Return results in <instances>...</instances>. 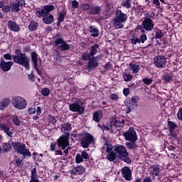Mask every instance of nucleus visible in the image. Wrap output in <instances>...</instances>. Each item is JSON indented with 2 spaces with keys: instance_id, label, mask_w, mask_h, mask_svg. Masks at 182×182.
Here are the masks:
<instances>
[{
  "instance_id": "obj_1",
  "label": "nucleus",
  "mask_w": 182,
  "mask_h": 182,
  "mask_svg": "<svg viewBox=\"0 0 182 182\" xmlns=\"http://www.w3.org/2000/svg\"><path fill=\"white\" fill-rule=\"evenodd\" d=\"M12 146L16 153L21 154L23 157H31L32 156L29 149L26 148V145L19 141H12L11 144L8 142H4L2 144V150L4 153H9L10 150H12Z\"/></svg>"
},
{
  "instance_id": "obj_2",
  "label": "nucleus",
  "mask_w": 182,
  "mask_h": 182,
  "mask_svg": "<svg viewBox=\"0 0 182 182\" xmlns=\"http://www.w3.org/2000/svg\"><path fill=\"white\" fill-rule=\"evenodd\" d=\"M14 53L15 55H12L14 63L23 66L27 70H29L31 67L29 66V58L26 56V53H22L21 49H16Z\"/></svg>"
},
{
  "instance_id": "obj_3",
  "label": "nucleus",
  "mask_w": 182,
  "mask_h": 182,
  "mask_svg": "<svg viewBox=\"0 0 182 182\" xmlns=\"http://www.w3.org/2000/svg\"><path fill=\"white\" fill-rule=\"evenodd\" d=\"M114 151L117 154V156H118V159L122 161H124V163H127V164L132 163V159L129 157V152H127V149L124 145H115L114 146Z\"/></svg>"
},
{
  "instance_id": "obj_4",
  "label": "nucleus",
  "mask_w": 182,
  "mask_h": 182,
  "mask_svg": "<svg viewBox=\"0 0 182 182\" xmlns=\"http://www.w3.org/2000/svg\"><path fill=\"white\" fill-rule=\"evenodd\" d=\"M127 21V14L123 13L122 10L118 9L115 12V17L113 19L114 26L115 29H122L124 22Z\"/></svg>"
},
{
  "instance_id": "obj_5",
  "label": "nucleus",
  "mask_w": 182,
  "mask_h": 182,
  "mask_svg": "<svg viewBox=\"0 0 182 182\" xmlns=\"http://www.w3.org/2000/svg\"><path fill=\"white\" fill-rule=\"evenodd\" d=\"M80 143L82 149H89L90 144H94L95 137L89 132L79 134Z\"/></svg>"
},
{
  "instance_id": "obj_6",
  "label": "nucleus",
  "mask_w": 182,
  "mask_h": 182,
  "mask_svg": "<svg viewBox=\"0 0 182 182\" xmlns=\"http://www.w3.org/2000/svg\"><path fill=\"white\" fill-rule=\"evenodd\" d=\"M55 48H58L61 52H65L70 49V45L65 41L60 33H57L53 37Z\"/></svg>"
},
{
  "instance_id": "obj_7",
  "label": "nucleus",
  "mask_w": 182,
  "mask_h": 182,
  "mask_svg": "<svg viewBox=\"0 0 182 182\" xmlns=\"http://www.w3.org/2000/svg\"><path fill=\"white\" fill-rule=\"evenodd\" d=\"M83 105H85V102L82 101V100L79 98H77L75 103H71L69 105V109L70 112L78 113V114H85V107L83 106Z\"/></svg>"
},
{
  "instance_id": "obj_8",
  "label": "nucleus",
  "mask_w": 182,
  "mask_h": 182,
  "mask_svg": "<svg viewBox=\"0 0 182 182\" xmlns=\"http://www.w3.org/2000/svg\"><path fill=\"white\" fill-rule=\"evenodd\" d=\"M11 103L14 107L18 109V110H23V109H26L28 106L26 100L21 96L14 97L11 100Z\"/></svg>"
},
{
  "instance_id": "obj_9",
  "label": "nucleus",
  "mask_w": 182,
  "mask_h": 182,
  "mask_svg": "<svg viewBox=\"0 0 182 182\" xmlns=\"http://www.w3.org/2000/svg\"><path fill=\"white\" fill-rule=\"evenodd\" d=\"M70 137V134L69 132H65L64 134L60 136L57 139V145L58 149H61V150H65L67 147H69Z\"/></svg>"
},
{
  "instance_id": "obj_10",
  "label": "nucleus",
  "mask_w": 182,
  "mask_h": 182,
  "mask_svg": "<svg viewBox=\"0 0 182 182\" xmlns=\"http://www.w3.org/2000/svg\"><path fill=\"white\" fill-rule=\"evenodd\" d=\"M167 63V58L164 55H157L154 58V65L159 69L166 68Z\"/></svg>"
},
{
  "instance_id": "obj_11",
  "label": "nucleus",
  "mask_w": 182,
  "mask_h": 182,
  "mask_svg": "<svg viewBox=\"0 0 182 182\" xmlns=\"http://www.w3.org/2000/svg\"><path fill=\"white\" fill-rule=\"evenodd\" d=\"M124 137L127 141H137V133L133 127H129V130L124 133Z\"/></svg>"
},
{
  "instance_id": "obj_12",
  "label": "nucleus",
  "mask_w": 182,
  "mask_h": 182,
  "mask_svg": "<svg viewBox=\"0 0 182 182\" xmlns=\"http://www.w3.org/2000/svg\"><path fill=\"white\" fill-rule=\"evenodd\" d=\"M142 26H144L145 31L150 32L154 29V23L151 18H146L144 21H142Z\"/></svg>"
},
{
  "instance_id": "obj_13",
  "label": "nucleus",
  "mask_w": 182,
  "mask_h": 182,
  "mask_svg": "<svg viewBox=\"0 0 182 182\" xmlns=\"http://www.w3.org/2000/svg\"><path fill=\"white\" fill-rule=\"evenodd\" d=\"M31 63L34 66V68L36 69L38 75L40 76L42 75V71L39 70V68H38V53L36 52L33 51L31 53Z\"/></svg>"
},
{
  "instance_id": "obj_14",
  "label": "nucleus",
  "mask_w": 182,
  "mask_h": 182,
  "mask_svg": "<svg viewBox=\"0 0 182 182\" xmlns=\"http://www.w3.org/2000/svg\"><path fill=\"white\" fill-rule=\"evenodd\" d=\"M14 65V62L12 61H5V60H1L0 61V68L3 72H9L12 66Z\"/></svg>"
},
{
  "instance_id": "obj_15",
  "label": "nucleus",
  "mask_w": 182,
  "mask_h": 182,
  "mask_svg": "<svg viewBox=\"0 0 182 182\" xmlns=\"http://www.w3.org/2000/svg\"><path fill=\"white\" fill-rule=\"evenodd\" d=\"M122 175L127 181H130L132 180V169L128 166H124L122 168Z\"/></svg>"
},
{
  "instance_id": "obj_16",
  "label": "nucleus",
  "mask_w": 182,
  "mask_h": 182,
  "mask_svg": "<svg viewBox=\"0 0 182 182\" xmlns=\"http://www.w3.org/2000/svg\"><path fill=\"white\" fill-rule=\"evenodd\" d=\"M26 3L25 0H16V3L11 4V9L13 12H19L21 11L20 6H25Z\"/></svg>"
},
{
  "instance_id": "obj_17",
  "label": "nucleus",
  "mask_w": 182,
  "mask_h": 182,
  "mask_svg": "<svg viewBox=\"0 0 182 182\" xmlns=\"http://www.w3.org/2000/svg\"><path fill=\"white\" fill-rule=\"evenodd\" d=\"M8 28L10 31L13 32H19L21 31V26L17 24L16 22L9 20L7 23Z\"/></svg>"
},
{
  "instance_id": "obj_18",
  "label": "nucleus",
  "mask_w": 182,
  "mask_h": 182,
  "mask_svg": "<svg viewBox=\"0 0 182 182\" xmlns=\"http://www.w3.org/2000/svg\"><path fill=\"white\" fill-rule=\"evenodd\" d=\"M85 171V166H73V170L70 171V174H73V176L79 175L82 176L83 172Z\"/></svg>"
},
{
  "instance_id": "obj_19",
  "label": "nucleus",
  "mask_w": 182,
  "mask_h": 182,
  "mask_svg": "<svg viewBox=\"0 0 182 182\" xmlns=\"http://www.w3.org/2000/svg\"><path fill=\"white\" fill-rule=\"evenodd\" d=\"M111 127L114 126L117 129V127H123L124 125V119H117V118H113L110 122Z\"/></svg>"
},
{
  "instance_id": "obj_20",
  "label": "nucleus",
  "mask_w": 182,
  "mask_h": 182,
  "mask_svg": "<svg viewBox=\"0 0 182 182\" xmlns=\"http://www.w3.org/2000/svg\"><path fill=\"white\" fill-rule=\"evenodd\" d=\"M101 13L102 7L99 6H92L88 11L89 15H100Z\"/></svg>"
},
{
  "instance_id": "obj_21",
  "label": "nucleus",
  "mask_w": 182,
  "mask_h": 182,
  "mask_svg": "<svg viewBox=\"0 0 182 182\" xmlns=\"http://www.w3.org/2000/svg\"><path fill=\"white\" fill-rule=\"evenodd\" d=\"M53 21H55V18L52 14H44L43 17V22L46 23V25H50L53 23Z\"/></svg>"
},
{
  "instance_id": "obj_22",
  "label": "nucleus",
  "mask_w": 182,
  "mask_h": 182,
  "mask_svg": "<svg viewBox=\"0 0 182 182\" xmlns=\"http://www.w3.org/2000/svg\"><path fill=\"white\" fill-rule=\"evenodd\" d=\"M0 130H1V132H4V133H6L7 136H9V137H12V134H14V132H12V131H10L11 129L9 128V127H8L5 124H0Z\"/></svg>"
},
{
  "instance_id": "obj_23",
  "label": "nucleus",
  "mask_w": 182,
  "mask_h": 182,
  "mask_svg": "<svg viewBox=\"0 0 182 182\" xmlns=\"http://www.w3.org/2000/svg\"><path fill=\"white\" fill-rule=\"evenodd\" d=\"M66 9L64 7L62 12L59 13L58 17L57 18V26H59L61 22L65 21V16H66Z\"/></svg>"
},
{
  "instance_id": "obj_24",
  "label": "nucleus",
  "mask_w": 182,
  "mask_h": 182,
  "mask_svg": "<svg viewBox=\"0 0 182 182\" xmlns=\"http://www.w3.org/2000/svg\"><path fill=\"white\" fill-rule=\"evenodd\" d=\"M38 28H39V23L36 22L35 20H32L28 26V29L30 32L38 31Z\"/></svg>"
},
{
  "instance_id": "obj_25",
  "label": "nucleus",
  "mask_w": 182,
  "mask_h": 182,
  "mask_svg": "<svg viewBox=\"0 0 182 182\" xmlns=\"http://www.w3.org/2000/svg\"><path fill=\"white\" fill-rule=\"evenodd\" d=\"M99 66V63H97L95 60L93 59V57L90 59L88 61V71L93 70V69H96Z\"/></svg>"
},
{
  "instance_id": "obj_26",
  "label": "nucleus",
  "mask_w": 182,
  "mask_h": 182,
  "mask_svg": "<svg viewBox=\"0 0 182 182\" xmlns=\"http://www.w3.org/2000/svg\"><path fill=\"white\" fill-rule=\"evenodd\" d=\"M9 103H11L9 98H3L0 100V110H5V109L9 106Z\"/></svg>"
},
{
  "instance_id": "obj_27",
  "label": "nucleus",
  "mask_w": 182,
  "mask_h": 182,
  "mask_svg": "<svg viewBox=\"0 0 182 182\" xmlns=\"http://www.w3.org/2000/svg\"><path fill=\"white\" fill-rule=\"evenodd\" d=\"M100 50V46L99 44H94L90 47V55H91V58H93L95 55H97V53Z\"/></svg>"
},
{
  "instance_id": "obj_28",
  "label": "nucleus",
  "mask_w": 182,
  "mask_h": 182,
  "mask_svg": "<svg viewBox=\"0 0 182 182\" xmlns=\"http://www.w3.org/2000/svg\"><path fill=\"white\" fill-rule=\"evenodd\" d=\"M35 113H36L37 116L42 113L41 107H31L28 108V114H35Z\"/></svg>"
},
{
  "instance_id": "obj_29",
  "label": "nucleus",
  "mask_w": 182,
  "mask_h": 182,
  "mask_svg": "<svg viewBox=\"0 0 182 182\" xmlns=\"http://www.w3.org/2000/svg\"><path fill=\"white\" fill-rule=\"evenodd\" d=\"M103 115L102 114V111H95L93 112L92 120H94L95 123H99Z\"/></svg>"
},
{
  "instance_id": "obj_30",
  "label": "nucleus",
  "mask_w": 182,
  "mask_h": 182,
  "mask_svg": "<svg viewBox=\"0 0 182 182\" xmlns=\"http://www.w3.org/2000/svg\"><path fill=\"white\" fill-rule=\"evenodd\" d=\"M125 107H127L126 109V114H129V113H132L133 109H136V107H137L136 106L134 105V104H132L130 102V100H127V102H125Z\"/></svg>"
},
{
  "instance_id": "obj_31",
  "label": "nucleus",
  "mask_w": 182,
  "mask_h": 182,
  "mask_svg": "<svg viewBox=\"0 0 182 182\" xmlns=\"http://www.w3.org/2000/svg\"><path fill=\"white\" fill-rule=\"evenodd\" d=\"M151 168L152 169L151 171V175L153 177H157L160 174V167H159V165H152Z\"/></svg>"
},
{
  "instance_id": "obj_32",
  "label": "nucleus",
  "mask_w": 182,
  "mask_h": 182,
  "mask_svg": "<svg viewBox=\"0 0 182 182\" xmlns=\"http://www.w3.org/2000/svg\"><path fill=\"white\" fill-rule=\"evenodd\" d=\"M89 32L92 33L91 36H92V38H97V36H99V29L95 26H90Z\"/></svg>"
},
{
  "instance_id": "obj_33",
  "label": "nucleus",
  "mask_w": 182,
  "mask_h": 182,
  "mask_svg": "<svg viewBox=\"0 0 182 182\" xmlns=\"http://www.w3.org/2000/svg\"><path fill=\"white\" fill-rule=\"evenodd\" d=\"M154 33L155 35L153 39H161L164 36V33H163V31H161V30L158 28H154Z\"/></svg>"
},
{
  "instance_id": "obj_34",
  "label": "nucleus",
  "mask_w": 182,
  "mask_h": 182,
  "mask_svg": "<svg viewBox=\"0 0 182 182\" xmlns=\"http://www.w3.org/2000/svg\"><path fill=\"white\" fill-rule=\"evenodd\" d=\"M129 70L132 71V73H139V70H140V65L137 64H133V63H129Z\"/></svg>"
},
{
  "instance_id": "obj_35",
  "label": "nucleus",
  "mask_w": 182,
  "mask_h": 182,
  "mask_svg": "<svg viewBox=\"0 0 182 182\" xmlns=\"http://www.w3.org/2000/svg\"><path fill=\"white\" fill-rule=\"evenodd\" d=\"M43 11L45 14H50V12L55 11V6L53 5H46L43 8Z\"/></svg>"
},
{
  "instance_id": "obj_36",
  "label": "nucleus",
  "mask_w": 182,
  "mask_h": 182,
  "mask_svg": "<svg viewBox=\"0 0 182 182\" xmlns=\"http://www.w3.org/2000/svg\"><path fill=\"white\" fill-rule=\"evenodd\" d=\"M61 130H63L64 133H66V132H70V130H72V124L69 122L62 124Z\"/></svg>"
},
{
  "instance_id": "obj_37",
  "label": "nucleus",
  "mask_w": 182,
  "mask_h": 182,
  "mask_svg": "<svg viewBox=\"0 0 182 182\" xmlns=\"http://www.w3.org/2000/svg\"><path fill=\"white\" fill-rule=\"evenodd\" d=\"M125 146L129 150H133V149H136L137 146L136 145V141H129L125 143Z\"/></svg>"
},
{
  "instance_id": "obj_38",
  "label": "nucleus",
  "mask_w": 182,
  "mask_h": 182,
  "mask_svg": "<svg viewBox=\"0 0 182 182\" xmlns=\"http://www.w3.org/2000/svg\"><path fill=\"white\" fill-rule=\"evenodd\" d=\"M117 157H118L117 154L114 151L109 152L107 155V160H109V161H114V160H116V159H117Z\"/></svg>"
},
{
  "instance_id": "obj_39",
  "label": "nucleus",
  "mask_w": 182,
  "mask_h": 182,
  "mask_svg": "<svg viewBox=\"0 0 182 182\" xmlns=\"http://www.w3.org/2000/svg\"><path fill=\"white\" fill-rule=\"evenodd\" d=\"M168 129L169 132H173V130H176L177 129V124L174 123L170 119L168 120Z\"/></svg>"
},
{
  "instance_id": "obj_40",
  "label": "nucleus",
  "mask_w": 182,
  "mask_h": 182,
  "mask_svg": "<svg viewBox=\"0 0 182 182\" xmlns=\"http://www.w3.org/2000/svg\"><path fill=\"white\" fill-rule=\"evenodd\" d=\"M91 58H92V55H90V53H87V51L82 53L81 56L82 60L90 61Z\"/></svg>"
},
{
  "instance_id": "obj_41",
  "label": "nucleus",
  "mask_w": 182,
  "mask_h": 182,
  "mask_svg": "<svg viewBox=\"0 0 182 182\" xmlns=\"http://www.w3.org/2000/svg\"><path fill=\"white\" fill-rule=\"evenodd\" d=\"M12 122L15 126H21V120L19 119V117H18V115L13 116Z\"/></svg>"
},
{
  "instance_id": "obj_42",
  "label": "nucleus",
  "mask_w": 182,
  "mask_h": 182,
  "mask_svg": "<svg viewBox=\"0 0 182 182\" xmlns=\"http://www.w3.org/2000/svg\"><path fill=\"white\" fill-rule=\"evenodd\" d=\"M123 79L124 82H132L133 80V75L127 73L123 75Z\"/></svg>"
},
{
  "instance_id": "obj_43",
  "label": "nucleus",
  "mask_w": 182,
  "mask_h": 182,
  "mask_svg": "<svg viewBox=\"0 0 182 182\" xmlns=\"http://www.w3.org/2000/svg\"><path fill=\"white\" fill-rule=\"evenodd\" d=\"M41 95L45 97L49 96L50 95V90L48 87H44L41 90Z\"/></svg>"
},
{
  "instance_id": "obj_44",
  "label": "nucleus",
  "mask_w": 182,
  "mask_h": 182,
  "mask_svg": "<svg viewBox=\"0 0 182 182\" xmlns=\"http://www.w3.org/2000/svg\"><path fill=\"white\" fill-rule=\"evenodd\" d=\"M75 162L77 163V164H80V163H83V158L80 154H76Z\"/></svg>"
},
{
  "instance_id": "obj_45",
  "label": "nucleus",
  "mask_w": 182,
  "mask_h": 182,
  "mask_svg": "<svg viewBox=\"0 0 182 182\" xmlns=\"http://www.w3.org/2000/svg\"><path fill=\"white\" fill-rule=\"evenodd\" d=\"M135 32H137V31H140L141 33H144L146 32V28H144V26L142 25H138L136 26L134 29Z\"/></svg>"
},
{
  "instance_id": "obj_46",
  "label": "nucleus",
  "mask_w": 182,
  "mask_h": 182,
  "mask_svg": "<svg viewBox=\"0 0 182 182\" xmlns=\"http://www.w3.org/2000/svg\"><path fill=\"white\" fill-rule=\"evenodd\" d=\"M130 103L135 105L137 107V103H139V97L134 96L130 100Z\"/></svg>"
},
{
  "instance_id": "obj_47",
  "label": "nucleus",
  "mask_w": 182,
  "mask_h": 182,
  "mask_svg": "<svg viewBox=\"0 0 182 182\" xmlns=\"http://www.w3.org/2000/svg\"><path fill=\"white\" fill-rule=\"evenodd\" d=\"M32 178H38V171L36 170V168H33L31 170V179Z\"/></svg>"
},
{
  "instance_id": "obj_48",
  "label": "nucleus",
  "mask_w": 182,
  "mask_h": 182,
  "mask_svg": "<svg viewBox=\"0 0 182 182\" xmlns=\"http://www.w3.org/2000/svg\"><path fill=\"white\" fill-rule=\"evenodd\" d=\"M81 156L84 160H89L90 159L89 154H87V151H86V150H84L81 152Z\"/></svg>"
},
{
  "instance_id": "obj_49",
  "label": "nucleus",
  "mask_w": 182,
  "mask_h": 182,
  "mask_svg": "<svg viewBox=\"0 0 182 182\" xmlns=\"http://www.w3.org/2000/svg\"><path fill=\"white\" fill-rule=\"evenodd\" d=\"M36 16H37V18H43V16H45V11H43V9H42L41 11H37L36 12Z\"/></svg>"
},
{
  "instance_id": "obj_50",
  "label": "nucleus",
  "mask_w": 182,
  "mask_h": 182,
  "mask_svg": "<svg viewBox=\"0 0 182 182\" xmlns=\"http://www.w3.org/2000/svg\"><path fill=\"white\" fill-rule=\"evenodd\" d=\"M81 8L82 11H90V4L89 3L87 4H82L81 5Z\"/></svg>"
},
{
  "instance_id": "obj_51",
  "label": "nucleus",
  "mask_w": 182,
  "mask_h": 182,
  "mask_svg": "<svg viewBox=\"0 0 182 182\" xmlns=\"http://www.w3.org/2000/svg\"><path fill=\"white\" fill-rule=\"evenodd\" d=\"M169 133H170V136H171V137L176 138V143L178 144L180 140L178 139V136L177 135V134H176L174 130L169 131Z\"/></svg>"
},
{
  "instance_id": "obj_52",
  "label": "nucleus",
  "mask_w": 182,
  "mask_h": 182,
  "mask_svg": "<svg viewBox=\"0 0 182 182\" xmlns=\"http://www.w3.org/2000/svg\"><path fill=\"white\" fill-rule=\"evenodd\" d=\"M171 79H173V76H171V75H170V74H166L164 77L165 83H168V82H170L171 80Z\"/></svg>"
},
{
  "instance_id": "obj_53",
  "label": "nucleus",
  "mask_w": 182,
  "mask_h": 182,
  "mask_svg": "<svg viewBox=\"0 0 182 182\" xmlns=\"http://www.w3.org/2000/svg\"><path fill=\"white\" fill-rule=\"evenodd\" d=\"M139 40L141 41V43H144L146 41H147V35H146V33H142L139 36Z\"/></svg>"
},
{
  "instance_id": "obj_54",
  "label": "nucleus",
  "mask_w": 182,
  "mask_h": 182,
  "mask_svg": "<svg viewBox=\"0 0 182 182\" xmlns=\"http://www.w3.org/2000/svg\"><path fill=\"white\" fill-rule=\"evenodd\" d=\"M142 82L144 83V85L149 86V85H151V83H153V80L145 77L142 80Z\"/></svg>"
},
{
  "instance_id": "obj_55",
  "label": "nucleus",
  "mask_w": 182,
  "mask_h": 182,
  "mask_svg": "<svg viewBox=\"0 0 182 182\" xmlns=\"http://www.w3.org/2000/svg\"><path fill=\"white\" fill-rule=\"evenodd\" d=\"M48 122L49 123H52V124H55L57 120H56V117H55V116L50 115L48 117Z\"/></svg>"
},
{
  "instance_id": "obj_56",
  "label": "nucleus",
  "mask_w": 182,
  "mask_h": 182,
  "mask_svg": "<svg viewBox=\"0 0 182 182\" xmlns=\"http://www.w3.org/2000/svg\"><path fill=\"white\" fill-rule=\"evenodd\" d=\"M71 4L72 8H73V9H77V8H79V2H77V1L73 0V1H71Z\"/></svg>"
},
{
  "instance_id": "obj_57",
  "label": "nucleus",
  "mask_w": 182,
  "mask_h": 182,
  "mask_svg": "<svg viewBox=\"0 0 182 182\" xmlns=\"http://www.w3.org/2000/svg\"><path fill=\"white\" fill-rule=\"evenodd\" d=\"M107 153H113L114 151V149L113 150V146L110 144H107V149H106Z\"/></svg>"
},
{
  "instance_id": "obj_58",
  "label": "nucleus",
  "mask_w": 182,
  "mask_h": 182,
  "mask_svg": "<svg viewBox=\"0 0 182 182\" xmlns=\"http://www.w3.org/2000/svg\"><path fill=\"white\" fill-rule=\"evenodd\" d=\"M122 6L124 8H127L129 9V8H132V4H130V1H126L124 4H122Z\"/></svg>"
},
{
  "instance_id": "obj_59",
  "label": "nucleus",
  "mask_w": 182,
  "mask_h": 182,
  "mask_svg": "<svg viewBox=\"0 0 182 182\" xmlns=\"http://www.w3.org/2000/svg\"><path fill=\"white\" fill-rule=\"evenodd\" d=\"M104 68H105V69H106V70H109V69H112L113 68V65H112V63L107 62L105 65Z\"/></svg>"
},
{
  "instance_id": "obj_60",
  "label": "nucleus",
  "mask_w": 182,
  "mask_h": 182,
  "mask_svg": "<svg viewBox=\"0 0 182 182\" xmlns=\"http://www.w3.org/2000/svg\"><path fill=\"white\" fill-rule=\"evenodd\" d=\"M103 55L102 54H100L96 55L95 57L93 56L92 58L94 60H95L97 63H99V60H100L102 58Z\"/></svg>"
},
{
  "instance_id": "obj_61",
  "label": "nucleus",
  "mask_w": 182,
  "mask_h": 182,
  "mask_svg": "<svg viewBox=\"0 0 182 182\" xmlns=\"http://www.w3.org/2000/svg\"><path fill=\"white\" fill-rule=\"evenodd\" d=\"M2 11L4 14H8V12L11 11V6H5L4 7H2Z\"/></svg>"
},
{
  "instance_id": "obj_62",
  "label": "nucleus",
  "mask_w": 182,
  "mask_h": 182,
  "mask_svg": "<svg viewBox=\"0 0 182 182\" xmlns=\"http://www.w3.org/2000/svg\"><path fill=\"white\" fill-rule=\"evenodd\" d=\"M123 95L125 96H129V95H130V89L129 88H124L123 89Z\"/></svg>"
},
{
  "instance_id": "obj_63",
  "label": "nucleus",
  "mask_w": 182,
  "mask_h": 182,
  "mask_svg": "<svg viewBox=\"0 0 182 182\" xmlns=\"http://www.w3.org/2000/svg\"><path fill=\"white\" fill-rule=\"evenodd\" d=\"M111 100H117L119 99V95L117 94L112 93L110 95Z\"/></svg>"
},
{
  "instance_id": "obj_64",
  "label": "nucleus",
  "mask_w": 182,
  "mask_h": 182,
  "mask_svg": "<svg viewBox=\"0 0 182 182\" xmlns=\"http://www.w3.org/2000/svg\"><path fill=\"white\" fill-rule=\"evenodd\" d=\"M4 58L6 59V60H12V55H11L9 53L4 54Z\"/></svg>"
}]
</instances>
